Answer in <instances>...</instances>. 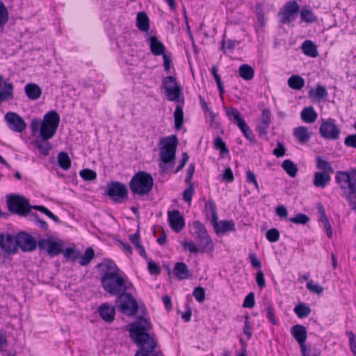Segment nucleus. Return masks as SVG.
Returning <instances> with one entry per match:
<instances>
[{
    "label": "nucleus",
    "instance_id": "obj_1",
    "mask_svg": "<svg viewBox=\"0 0 356 356\" xmlns=\"http://www.w3.org/2000/svg\"><path fill=\"white\" fill-rule=\"evenodd\" d=\"M152 327L151 322L145 318H138L135 323L129 325L130 337L140 346L135 356H162L156 350V342L153 336L147 333Z\"/></svg>",
    "mask_w": 356,
    "mask_h": 356
},
{
    "label": "nucleus",
    "instance_id": "obj_2",
    "mask_svg": "<svg viewBox=\"0 0 356 356\" xmlns=\"http://www.w3.org/2000/svg\"><path fill=\"white\" fill-rule=\"evenodd\" d=\"M40 252H47L49 256L54 257L63 252L64 257L71 261H77L82 266H88L95 257V251L91 248H88L84 253L72 247L63 250L61 246H39Z\"/></svg>",
    "mask_w": 356,
    "mask_h": 356
},
{
    "label": "nucleus",
    "instance_id": "obj_3",
    "mask_svg": "<svg viewBox=\"0 0 356 356\" xmlns=\"http://www.w3.org/2000/svg\"><path fill=\"white\" fill-rule=\"evenodd\" d=\"M60 120L58 113L55 111H51L44 115L42 121L36 118L33 119L30 127L33 134L40 131L42 139L49 140L56 134Z\"/></svg>",
    "mask_w": 356,
    "mask_h": 356
},
{
    "label": "nucleus",
    "instance_id": "obj_4",
    "mask_svg": "<svg viewBox=\"0 0 356 356\" xmlns=\"http://www.w3.org/2000/svg\"><path fill=\"white\" fill-rule=\"evenodd\" d=\"M102 284L104 290L112 295L124 293L131 286V284L120 272L114 275L102 277Z\"/></svg>",
    "mask_w": 356,
    "mask_h": 356
},
{
    "label": "nucleus",
    "instance_id": "obj_5",
    "mask_svg": "<svg viewBox=\"0 0 356 356\" xmlns=\"http://www.w3.org/2000/svg\"><path fill=\"white\" fill-rule=\"evenodd\" d=\"M153 184L154 179L152 175L144 171H140L131 178L129 187L134 193L143 195L152 191Z\"/></svg>",
    "mask_w": 356,
    "mask_h": 356
},
{
    "label": "nucleus",
    "instance_id": "obj_6",
    "mask_svg": "<svg viewBox=\"0 0 356 356\" xmlns=\"http://www.w3.org/2000/svg\"><path fill=\"white\" fill-rule=\"evenodd\" d=\"M160 143V157L163 163H168L173 161L175 158L176 149L178 144L177 138L172 135L163 138Z\"/></svg>",
    "mask_w": 356,
    "mask_h": 356
},
{
    "label": "nucleus",
    "instance_id": "obj_7",
    "mask_svg": "<svg viewBox=\"0 0 356 356\" xmlns=\"http://www.w3.org/2000/svg\"><path fill=\"white\" fill-rule=\"evenodd\" d=\"M163 86L169 101L184 104V98L181 95V88L175 77L172 76L165 77L163 80Z\"/></svg>",
    "mask_w": 356,
    "mask_h": 356
},
{
    "label": "nucleus",
    "instance_id": "obj_8",
    "mask_svg": "<svg viewBox=\"0 0 356 356\" xmlns=\"http://www.w3.org/2000/svg\"><path fill=\"white\" fill-rule=\"evenodd\" d=\"M36 245V240L25 232H19L15 236L0 232V245Z\"/></svg>",
    "mask_w": 356,
    "mask_h": 356
},
{
    "label": "nucleus",
    "instance_id": "obj_9",
    "mask_svg": "<svg viewBox=\"0 0 356 356\" xmlns=\"http://www.w3.org/2000/svg\"><path fill=\"white\" fill-rule=\"evenodd\" d=\"M7 204L9 210L20 216L26 215L31 208L28 200L21 195H12L8 197Z\"/></svg>",
    "mask_w": 356,
    "mask_h": 356
},
{
    "label": "nucleus",
    "instance_id": "obj_10",
    "mask_svg": "<svg viewBox=\"0 0 356 356\" xmlns=\"http://www.w3.org/2000/svg\"><path fill=\"white\" fill-rule=\"evenodd\" d=\"M335 181L340 188H350L356 189V168H350L348 171H337L335 175Z\"/></svg>",
    "mask_w": 356,
    "mask_h": 356
},
{
    "label": "nucleus",
    "instance_id": "obj_11",
    "mask_svg": "<svg viewBox=\"0 0 356 356\" xmlns=\"http://www.w3.org/2000/svg\"><path fill=\"white\" fill-rule=\"evenodd\" d=\"M118 307L124 314L132 316L138 310V304L135 298L129 293H121L118 295Z\"/></svg>",
    "mask_w": 356,
    "mask_h": 356
},
{
    "label": "nucleus",
    "instance_id": "obj_12",
    "mask_svg": "<svg viewBox=\"0 0 356 356\" xmlns=\"http://www.w3.org/2000/svg\"><path fill=\"white\" fill-rule=\"evenodd\" d=\"M319 134L323 138L335 140L339 138L341 129L334 119L329 118L321 123Z\"/></svg>",
    "mask_w": 356,
    "mask_h": 356
},
{
    "label": "nucleus",
    "instance_id": "obj_13",
    "mask_svg": "<svg viewBox=\"0 0 356 356\" xmlns=\"http://www.w3.org/2000/svg\"><path fill=\"white\" fill-rule=\"evenodd\" d=\"M300 6L296 1H288L281 9L280 21L284 24H289L293 22L299 10Z\"/></svg>",
    "mask_w": 356,
    "mask_h": 356
},
{
    "label": "nucleus",
    "instance_id": "obj_14",
    "mask_svg": "<svg viewBox=\"0 0 356 356\" xmlns=\"http://www.w3.org/2000/svg\"><path fill=\"white\" fill-rule=\"evenodd\" d=\"M107 194L115 202H121L127 197L126 186L118 181H113L107 186Z\"/></svg>",
    "mask_w": 356,
    "mask_h": 356
},
{
    "label": "nucleus",
    "instance_id": "obj_15",
    "mask_svg": "<svg viewBox=\"0 0 356 356\" xmlns=\"http://www.w3.org/2000/svg\"><path fill=\"white\" fill-rule=\"evenodd\" d=\"M4 119L10 129L15 132H22L26 127V124L23 118L17 113L14 112H8Z\"/></svg>",
    "mask_w": 356,
    "mask_h": 356
},
{
    "label": "nucleus",
    "instance_id": "obj_16",
    "mask_svg": "<svg viewBox=\"0 0 356 356\" xmlns=\"http://www.w3.org/2000/svg\"><path fill=\"white\" fill-rule=\"evenodd\" d=\"M168 219L170 227L176 232H180L185 226L184 217L177 209L168 212Z\"/></svg>",
    "mask_w": 356,
    "mask_h": 356
},
{
    "label": "nucleus",
    "instance_id": "obj_17",
    "mask_svg": "<svg viewBox=\"0 0 356 356\" xmlns=\"http://www.w3.org/2000/svg\"><path fill=\"white\" fill-rule=\"evenodd\" d=\"M97 268L102 275V277L111 276L120 271L115 262L110 259H104L101 263L97 265Z\"/></svg>",
    "mask_w": 356,
    "mask_h": 356
},
{
    "label": "nucleus",
    "instance_id": "obj_18",
    "mask_svg": "<svg viewBox=\"0 0 356 356\" xmlns=\"http://www.w3.org/2000/svg\"><path fill=\"white\" fill-rule=\"evenodd\" d=\"M13 98V85L0 76V103Z\"/></svg>",
    "mask_w": 356,
    "mask_h": 356
},
{
    "label": "nucleus",
    "instance_id": "obj_19",
    "mask_svg": "<svg viewBox=\"0 0 356 356\" xmlns=\"http://www.w3.org/2000/svg\"><path fill=\"white\" fill-rule=\"evenodd\" d=\"M212 225L217 234H225L235 230V224L232 220H221L213 222Z\"/></svg>",
    "mask_w": 356,
    "mask_h": 356
},
{
    "label": "nucleus",
    "instance_id": "obj_20",
    "mask_svg": "<svg viewBox=\"0 0 356 356\" xmlns=\"http://www.w3.org/2000/svg\"><path fill=\"white\" fill-rule=\"evenodd\" d=\"M193 229L194 233L200 239L201 243L204 245H209L211 240L202 223L200 221H195L193 223Z\"/></svg>",
    "mask_w": 356,
    "mask_h": 356
},
{
    "label": "nucleus",
    "instance_id": "obj_21",
    "mask_svg": "<svg viewBox=\"0 0 356 356\" xmlns=\"http://www.w3.org/2000/svg\"><path fill=\"white\" fill-rule=\"evenodd\" d=\"M18 247L21 248L22 252H33L37 246H0V258H6L12 254L17 252Z\"/></svg>",
    "mask_w": 356,
    "mask_h": 356
},
{
    "label": "nucleus",
    "instance_id": "obj_22",
    "mask_svg": "<svg viewBox=\"0 0 356 356\" xmlns=\"http://www.w3.org/2000/svg\"><path fill=\"white\" fill-rule=\"evenodd\" d=\"M98 312L102 318L107 323H111L115 318V307L108 304L102 305L98 309Z\"/></svg>",
    "mask_w": 356,
    "mask_h": 356
},
{
    "label": "nucleus",
    "instance_id": "obj_23",
    "mask_svg": "<svg viewBox=\"0 0 356 356\" xmlns=\"http://www.w3.org/2000/svg\"><path fill=\"white\" fill-rule=\"evenodd\" d=\"M173 273L181 280L189 279L192 277L188 266L183 262H177L175 264Z\"/></svg>",
    "mask_w": 356,
    "mask_h": 356
},
{
    "label": "nucleus",
    "instance_id": "obj_24",
    "mask_svg": "<svg viewBox=\"0 0 356 356\" xmlns=\"http://www.w3.org/2000/svg\"><path fill=\"white\" fill-rule=\"evenodd\" d=\"M149 49L154 56L165 54V47L156 36H150L148 39Z\"/></svg>",
    "mask_w": 356,
    "mask_h": 356
},
{
    "label": "nucleus",
    "instance_id": "obj_25",
    "mask_svg": "<svg viewBox=\"0 0 356 356\" xmlns=\"http://www.w3.org/2000/svg\"><path fill=\"white\" fill-rule=\"evenodd\" d=\"M331 179L330 175L327 172H316L314 177V185L318 188H325Z\"/></svg>",
    "mask_w": 356,
    "mask_h": 356
},
{
    "label": "nucleus",
    "instance_id": "obj_26",
    "mask_svg": "<svg viewBox=\"0 0 356 356\" xmlns=\"http://www.w3.org/2000/svg\"><path fill=\"white\" fill-rule=\"evenodd\" d=\"M24 91L27 97L31 100H37L40 98L42 90L35 83H28L24 87Z\"/></svg>",
    "mask_w": 356,
    "mask_h": 356
},
{
    "label": "nucleus",
    "instance_id": "obj_27",
    "mask_svg": "<svg viewBox=\"0 0 356 356\" xmlns=\"http://www.w3.org/2000/svg\"><path fill=\"white\" fill-rule=\"evenodd\" d=\"M301 49L305 55L311 58H316L318 56L316 45L311 40H305L301 45Z\"/></svg>",
    "mask_w": 356,
    "mask_h": 356
},
{
    "label": "nucleus",
    "instance_id": "obj_28",
    "mask_svg": "<svg viewBox=\"0 0 356 356\" xmlns=\"http://www.w3.org/2000/svg\"><path fill=\"white\" fill-rule=\"evenodd\" d=\"M291 334L296 339L298 343L305 342L307 339V330L305 326L296 325L291 328Z\"/></svg>",
    "mask_w": 356,
    "mask_h": 356
},
{
    "label": "nucleus",
    "instance_id": "obj_29",
    "mask_svg": "<svg viewBox=\"0 0 356 356\" xmlns=\"http://www.w3.org/2000/svg\"><path fill=\"white\" fill-rule=\"evenodd\" d=\"M293 135L302 143L309 141L311 137L308 129L302 126L296 128L293 131Z\"/></svg>",
    "mask_w": 356,
    "mask_h": 356
},
{
    "label": "nucleus",
    "instance_id": "obj_30",
    "mask_svg": "<svg viewBox=\"0 0 356 356\" xmlns=\"http://www.w3.org/2000/svg\"><path fill=\"white\" fill-rule=\"evenodd\" d=\"M317 113L313 107L305 108L301 112V118L306 123H312L317 119Z\"/></svg>",
    "mask_w": 356,
    "mask_h": 356
},
{
    "label": "nucleus",
    "instance_id": "obj_31",
    "mask_svg": "<svg viewBox=\"0 0 356 356\" xmlns=\"http://www.w3.org/2000/svg\"><path fill=\"white\" fill-rule=\"evenodd\" d=\"M136 26L139 30L142 31H147L149 29V21L147 15L143 13L140 12L136 17Z\"/></svg>",
    "mask_w": 356,
    "mask_h": 356
},
{
    "label": "nucleus",
    "instance_id": "obj_32",
    "mask_svg": "<svg viewBox=\"0 0 356 356\" xmlns=\"http://www.w3.org/2000/svg\"><path fill=\"white\" fill-rule=\"evenodd\" d=\"M225 111L229 119L231 121H233L235 123H236L238 127H240L241 124L245 122L243 118L241 117V113L236 108L231 107L229 108H226Z\"/></svg>",
    "mask_w": 356,
    "mask_h": 356
},
{
    "label": "nucleus",
    "instance_id": "obj_33",
    "mask_svg": "<svg viewBox=\"0 0 356 356\" xmlns=\"http://www.w3.org/2000/svg\"><path fill=\"white\" fill-rule=\"evenodd\" d=\"M205 212L207 218H211V224L218 220L216 206L213 200H209L205 204Z\"/></svg>",
    "mask_w": 356,
    "mask_h": 356
},
{
    "label": "nucleus",
    "instance_id": "obj_34",
    "mask_svg": "<svg viewBox=\"0 0 356 356\" xmlns=\"http://www.w3.org/2000/svg\"><path fill=\"white\" fill-rule=\"evenodd\" d=\"M238 73L240 76L246 81L252 79L254 75V69L248 64L241 65L238 68Z\"/></svg>",
    "mask_w": 356,
    "mask_h": 356
},
{
    "label": "nucleus",
    "instance_id": "obj_35",
    "mask_svg": "<svg viewBox=\"0 0 356 356\" xmlns=\"http://www.w3.org/2000/svg\"><path fill=\"white\" fill-rule=\"evenodd\" d=\"M176 106L174 118H175V125L177 129H181L184 122V112H183V104L181 103H177Z\"/></svg>",
    "mask_w": 356,
    "mask_h": 356
},
{
    "label": "nucleus",
    "instance_id": "obj_36",
    "mask_svg": "<svg viewBox=\"0 0 356 356\" xmlns=\"http://www.w3.org/2000/svg\"><path fill=\"white\" fill-rule=\"evenodd\" d=\"M261 122V124L259 127V130H262L263 132H266L271 122V113L268 108H264L262 111Z\"/></svg>",
    "mask_w": 356,
    "mask_h": 356
},
{
    "label": "nucleus",
    "instance_id": "obj_37",
    "mask_svg": "<svg viewBox=\"0 0 356 356\" xmlns=\"http://www.w3.org/2000/svg\"><path fill=\"white\" fill-rule=\"evenodd\" d=\"M282 167L290 177H295L297 175L298 168L291 160H284L282 163Z\"/></svg>",
    "mask_w": 356,
    "mask_h": 356
},
{
    "label": "nucleus",
    "instance_id": "obj_38",
    "mask_svg": "<svg viewBox=\"0 0 356 356\" xmlns=\"http://www.w3.org/2000/svg\"><path fill=\"white\" fill-rule=\"evenodd\" d=\"M289 86L294 90H300L305 86V80L298 75H292L288 79Z\"/></svg>",
    "mask_w": 356,
    "mask_h": 356
},
{
    "label": "nucleus",
    "instance_id": "obj_39",
    "mask_svg": "<svg viewBox=\"0 0 356 356\" xmlns=\"http://www.w3.org/2000/svg\"><path fill=\"white\" fill-rule=\"evenodd\" d=\"M47 140L41 138L40 139L35 140L34 143L40 152L44 156L47 155L51 149V146Z\"/></svg>",
    "mask_w": 356,
    "mask_h": 356
},
{
    "label": "nucleus",
    "instance_id": "obj_40",
    "mask_svg": "<svg viewBox=\"0 0 356 356\" xmlns=\"http://www.w3.org/2000/svg\"><path fill=\"white\" fill-rule=\"evenodd\" d=\"M316 168L321 170L322 172H327L330 175L333 172L331 164L320 156L316 158Z\"/></svg>",
    "mask_w": 356,
    "mask_h": 356
},
{
    "label": "nucleus",
    "instance_id": "obj_41",
    "mask_svg": "<svg viewBox=\"0 0 356 356\" xmlns=\"http://www.w3.org/2000/svg\"><path fill=\"white\" fill-rule=\"evenodd\" d=\"M58 163L59 166L64 170H68L71 166V161L66 152H61L58 155Z\"/></svg>",
    "mask_w": 356,
    "mask_h": 356
},
{
    "label": "nucleus",
    "instance_id": "obj_42",
    "mask_svg": "<svg viewBox=\"0 0 356 356\" xmlns=\"http://www.w3.org/2000/svg\"><path fill=\"white\" fill-rule=\"evenodd\" d=\"M184 248L186 250L195 255L210 252L213 250L212 246H184Z\"/></svg>",
    "mask_w": 356,
    "mask_h": 356
},
{
    "label": "nucleus",
    "instance_id": "obj_43",
    "mask_svg": "<svg viewBox=\"0 0 356 356\" xmlns=\"http://www.w3.org/2000/svg\"><path fill=\"white\" fill-rule=\"evenodd\" d=\"M294 312L299 318H302L310 314L311 309L307 305L300 303L295 307Z\"/></svg>",
    "mask_w": 356,
    "mask_h": 356
},
{
    "label": "nucleus",
    "instance_id": "obj_44",
    "mask_svg": "<svg viewBox=\"0 0 356 356\" xmlns=\"http://www.w3.org/2000/svg\"><path fill=\"white\" fill-rule=\"evenodd\" d=\"M300 17L302 21L311 24L316 22L317 18L313 12L309 9H302L300 11Z\"/></svg>",
    "mask_w": 356,
    "mask_h": 356
},
{
    "label": "nucleus",
    "instance_id": "obj_45",
    "mask_svg": "<svg viewBox=\"0 0 356 356\" xmlns=\"http://www.w3.org/2000/svg\"><path fill=\"white\" fill-rule=\"evenodd\" d=\"M239 42L236 40H223L222 41L221 49L225 54L232 52L234 48L238 45Z\"/></svg>",
    "mask_w": 356,
    "mask_h": 356
},
{
    "label": "nucleus",
    "instance_id": "obj_46",
    "mask_svg": "<svg viewBox=\"0 0 356 356\" xmlns=\"http://www.w3.org/2000/svg\"><path fill=\"white\" fill-rule=\"evenodd\" d=\"M38 245H63V241L56 235L49 236L47 239L39 241Z\"/></svg>",
    "mask_w": 356,
    "mask_h": 356
},
{
    "label": "nucleus",
    "instance_id": "obj_47",
    "mask_svg": "<svg viewBox=\"0 0 356 356\" xmlns=\"http://www.w3.org/2000/svg\"><path fill=\"white\" fill-rule=\"evenodd\" d=\"M310 94L311 96L314 98H316L318 100H321V99L327 97V92L324 86H318L315 90L310 91Z\"/></svg>",
    "mask_w": 356,
    "mask_h": 356
},
{
    "label": "nucleus",
    "instance_id": "obj_48",
    "mask_svg": "<svg viewBox=\"0 0 356 356\" xmlns=\"http://www.w3.org/2000/svg\"><path fill=\"white\" fill-rule=\"evenodd\" d=\"M341 188L343 192V197L346 200L348 203H350L355 200H356V189L352 190L350 188Z\"/></svg>",
    "mask_w": 356,
    "mask_h": 356
},
{
    "label": "nucleus",
    "instance_id": "obj_49",
    "mask_svg": "<svg viewBox=\"0 0 356 356\" xmlns=\"http://www.w3.org/2000/svg\"><path fill=\"white\" fill-rule=\"evenodd\" d=\"M8 21V12L6 6L0 2V28H2Z\"/></svg>",
    "mask_w": 356,
    "mask_h": 356
},
{
    "label": "nucleus",
    "instance_id": "obj_50",
    "mask_svg": "<svg viewBox=\"0 0 356 356\" xmlns=\"http://www.w3.org/2000/svg\"><path fill=\"white\" fill-rule=\"evenodd\" d=\"M238 128L241 130L245 138L250 140V142L254 141V135L253 134L252 130L250 129L246 122L241 124Z\"/></svg>",
    "mask_w": 356,
    "mask_h": 356
},
{
    "label": "nucleus",
    "instance_id": "obj_51",
    "mask_svg": "<svg viewBox=\"0 0 356 356\" xmlns=\"http://www.w3.org/2000/svg\"><path fill=\"white\" fill-rule=\"evenodd\" d=\"M80 176L85 181H92L97 178L96 172L90 169L82 170L80 172Z\"/></svg>",
    "mask_w": 356,
    "mask_h": 356
},
{
    "label": "nucleus",
    "instance_id": "obj_52",
    "mask_svg": "<svg viewBox=\"0 0 356 356\" xmlns=\"http://www.w3.org/2000/svg\"><path fill=\"white\" fill-rule=\"evenodd\" d=\"M309 220V218L304 213H298L295 217L289 218V221L296 224L305 225Z\"/></svg>",
    "mask_w": 356,
    "mask_h": 356
},
{
    "label": "nucleus",
    "instance_id": "obj_53",
    "mask_svg": "<svg viewBox=\"0 0 356 356\" xmlns=\"http://www.w3.org/2000/svg\"><path fill=\"white\" fill-rule=\"evenodd\" d=\"M307 288L311 292L316 294H321L323 291V288L318 283H314L313 281H309L307 284Z\"/></svg>",
    "mask_w": 356,
    "mask_h": 356
},
{
    "label": "nucleus",
    "instance_id": "obj_54",
    "mask_svg": "<svg viewBox=\"0 0 356 356\" xmlns=\"http://www.w3.org/2000/svg\"><path fill=\"white\" fill-rule=\"evenodd\" d=\"M194 192L193 185L191 183L189 186L183 192V200L187 203L191 204Z\"/></svg>",
    "mask_w": 356,
    "mask_h": 356
},
{
    "label": "nucleus",
    "instance_id": "obj_55",
    "mask_svg": "<svg viewBox=\"0 0 356 356\" xmlns=\"http://www.w3.org/2000/svg\"><path fill=\"white\" fill-rule=\"evenodd\" d=\"M194 298L200 302H202L205 299V291L204 288L197 286L194 289L193 292Z\"/></svg>",
    "mask_w": 356,
    "mask_h": 356
},
{
    "label": "nucleus",
    "instance_id": "obj_56",
    "mask_svg": "<svg viewBox=\"0 0 356 356\" xmlns=\"http://www.w3.org/2000/svg\"><path fill=\"white\" fill-rule=\"evenodd\" d=\"M33 209L41 211L42 213L46 214L49 218L52 219L55 222L58 221V218L56 216H55L52 212H51L49 209H47L46 207L40 205H37L33 207Z\"/></svg>",
    "mask_w": 356,
    "mask_h": 356
},
{
    "label": "nucleus",
    "instance_id": "obj_57",
    "mask_svg": "<svg viewBox=\"0 0 356 356\" xmlns=\"http://www.w3.org/2000/svg\"><path fill=\"white\" fill-rule=\"evenodd\" d=\"M214 147L220 149L221 153H227L229 152L228 149L226 147L225 143L219 136L216 137L214 140Z\"/></svg>",
    "mask_w": 356,
    "mask_h": 356
},
{
    "label": "nucleus",
    "instance_id": "obj_58",
    "mask_svg": "<svg viewBox=\"0 0 356 356\" xmlns=\"http://www.w3.org/2000/svg\"><path fill=\"white\" fill-rule=\"evenodd\" d=\"M266 236L270 242L275 243L278 240L280 234L276 229H271L266 232Z\"/></svg>",
    "mask_w": 356,
    "mask_h": 356
},
{
    "label": "nucleus",
    "instance_id": "obj_59",
    "mask_svg": "<svg viewBox=\"0 0 356 356\" xmlns=\"http://www.w3.org/2000/svg\"><path fill=\"white\" fill-rule=\"evenodd\" d=\"M254 305V296L253 293H250L245 298L243 303L245 308H251Z\"/></svg>",
    "mask_w": 356,
    "mask_h": 356
},
{
    "label": "nucleus",
    "instance_id": "obj_60",
    "mask_svg": "<svg viewBox=\"0 0 356 356\" xmlns=\"http://www.w3.org/2000/svg\"><path fill=\"white\" fill-rule=\"evenodd\" d=\"M347 335L349 338V343L352 353L356 356V338L353 332H347Z\"/></svg>",
    "mask_w": 356,
    "mask_h": 356
},
{
    "label": "nucleus",
    "instance_id": "obj_61",
    "mask_svg": "<svg viewBox=\"0 0 356 356\" xmlns=\"http://www.w3.org/2000/svg\"><path fill=\"white\" fill-rule=\"evenodd\" d=\"M344 144L347 147L356 149V134H350L346 137Z\"/></svg>",
    "mask_w": 356,
    "mask_h": 356
},
{
    "label": "nucleus",
    "instance_id": "obj_62",
    "mask_svg": "<svg viewBox=\"0 0 356 356\" xmlns=\"http://www.w3.org/2000/svg\"><path fill=\"white\" fill-rule=\"evenodd\" d=\"M200 105H201L202 110L204 111V112L205 113L208 114L209 115V117L213 120L215 117V114L213 113L212 110L209 107L206 101L204 99H202V97H200Z\"/></svg>",
    "mask_w": 356,
    "mask_h": 356
},
{
    "label": "nucleus",
    "instance_id": "obj_63",
    "mask_svg": "<svg viewBox=\"0 0 356 356\" xmlns=\"http://www.w3.org/2000/svg\"><path fill=\"white\" fill-rule=\"evenodd\" d=\"M256 282H257L258 286L260 289H263L264 287H265L266 281H265L264 275L260 269L258 270V271L257 273Z\"/></svg>",
    "mask_w": 356,
    "mask_h": 356
},
{
    "label": "nucleus",
    "instance_id": "obj_64",
    "mask_svg": "<svg viewBox=\"0 0 356 356\" xmlns=\"http://www.w3.org/2000/svg\"><path fill=\"white\" fill-rule=\"evenodd\" d=\"M249 258H250V262H251V264L252 266L255 268H257V269H260L261 268V261L260 260L257 258V255L254 252H251L250 254H249Z\"/></svg>",
    "mask_w": 356,
    "mask_h": 356
}]
</instances>
